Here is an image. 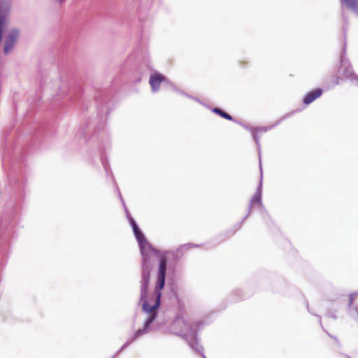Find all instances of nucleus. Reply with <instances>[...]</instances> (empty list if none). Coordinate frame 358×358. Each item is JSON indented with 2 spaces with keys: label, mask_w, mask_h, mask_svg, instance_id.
Instances as JSON below:
<instances>
[{
  "label": "nucleus",
  "mask_w": 358,
  "mask_h": 358,
  "mask_svg": "<svg viewBox=\"0 0 358 358\" xmlns=\"http://www.w3.org/2000/svg\"><path fill=\"white\" fill-rule=\"evenodd\" d=\"M138 243L139 248L142 256V273L140 281V302H143L142 308L145 313H150L144 322L143 327L137 330L132 337L129 338L119 350L118 352L126 348L129 345L138 338L145 334L150 328V324L157 318L156 309L159 306L161 301V290L165 285V276L166 271V259L165 257L160 258L157 282L155 292L152 296L147 299L148 287L150 281V273L154 267V262L152 258L157 255L158 251L149 243L138 226L132 228Z\"/></svg>",
  "instance_id": "nucleus-1"
},
{
  "label": "nucleus",
  "mask_w": 358,
  "mask_h": 358,
  "mask_svg": "<svg viewBox=\"0 0 358 358\" xmlns=\"http://www.w3.org/2000/svg\"><path fill=\"white\" fill-rule=\"evenodd\" d=\"M202 326L200 322H195L188 324L182 317H177L172 324V329L176 334L179 335L188 342L189 345L195 350L203 358H206L203 353V348L198 342L196 329Z\"/></svg>",
  "instance_id": "nucleus-2"
},
{
  "label": "nucleus",
  "mask_w": 358,
  "mask_h": 358,
  "mask_svg": "<svg viewBox=\"0 0 358 358\" xmlns=\"http://www.w3.org/2000/svg\"><path fill=\"white\" fill-rule=\"evenodd\" d=\"M343 19L345 25L343 28V34H344V43L342 50V54L341 56V69L342 70V75L345 77L347 79L350 80L351 81H355L358 83V76L353 71L352 66L349 62V60L345 57L346 55V49H347V39H346V31H347V26L348 24V20L345 17L343 10H342Z\"/></svg>",
  "instance_id": "nucleus-3"
},
{
  "label": "nucleus",
  "mask_w": 358,
  "mask_h": 358,
  "mask_svg": "<svg viewBox=\"0 0 358 358\" xmlns=\"http://www.w3.org/2000/svg\"><path fill=\"white\" fill-rule=\"evenodd\" d=\"M259 169H260V173H261V178L259 183V185L256 189L255 193L254 194L253 196L252 197L250 205L248 207V210L247 215L243 217L242 222H243L250 215L252 206L255 203H258L261 207H263L262 201V177H263V173H262V159L261 156L259 155Z\"/></svg>",
  "instance_id": "nucleus-4"
},
{
  "label": "nucleus",
  "mask_w": 358,
  "mask_h": 358,
  "mask_svg": "<svg viewBox=\"0 0 358 358\" xmlns=\"http://www.w3.org/2000/svg\"><path fill=\"white\" fill-rule=\"evenodd\" d=\"M19 36L20 30L18 29L13 28L10 30L4 41V54L8 55L13 50Z\"/></svg>",
  "instance_id": "nucleus-5"
},
{
  "label": "nucleus",
  "mask_w": 358,
  "mask_h": 358,
  "mask_svg": "<svg viewBox=\"0 0 358 358\" xmlns=\"http://www.w3.org/2000/svg\"><path fill=\"white\" fill-rule=\"evenodd\" d=\"M162 82H165L173 89V90L177 91L176 87L173 83L169 82L162 74L157 73L155 75L152 76L149 80V83L151 85L152 90L154 92H157L159 89L160 83Z\"/></svg>",
  "instance_id": "nucleus-6"
},
{
  "label": "nucleus",
  "mask_w": 358,
  "mask_h": 358,
  "mask_svg": "<svg viewBox=\"0 0 358 358\" xmlns=\"http://www.w3.org/2000/svg\"><path fill=\"white\" fill-rule=\"evenodd\" d=\"M322 94V90L320 88H317L313 91L308 93L303 98V103L306 105L310 104L313 101H315L317 98L320 97Z\"/></svg>",
  "instance_id": "nucleus-7"
},
{
  "label": "nucleus",
  "mask_w": 358,
  "mask_h": 358,
  "mask_svg": "<svg viewBox=\"0 0 358 358\" xmlns=\"http://www.w3.org/2000/svg\"><path fill=\"white\" fill-rule=\"evenodd\" d=\"M342 6L345 4L356 15H358V0H341Z\"/></svg>",
  "instance_id": "nucleus-8"
},
{
  "label": "nucleus",
  "mask_w": 358,
  "mask_h": 358,
  "mask_svg": "<svg viewBox=\"0 0 358 358\" xmlns=\"http://www.w3.org/2000/svg\"><path fill=\"white\" fill-rule=\"evenodd\" d=\"M212 111L215 113V114H217L219 115H220L222 117L226 119V120H231V121H234V122H236V120L233 118L232 116H231L229 114L225 113L224 111H223L222 110L218 108H214L212 109ZM236 122H238L236 121Z\"/></svg>",
  "instance_id": "nucleus-9"
},
{
  "label": "nucleus",
  "mask_w": 358,
  "mask_h": 358,
  "mask_svg": "<svg viewBox=\"0 0 358 358\" xmlns=\"http://www.w3.org/2000/svg\"><path fill=\"white\" fill-rule=\"evenodd\" d=\"M349 314L356 322H358V308L354 306L349 308Z\"/></svg>",
  "instance_id": "nucleus-10"
},
{
  "label": "nucleus",
  "mask_w": 358,
  "mask_h": 358,
  "mask_svg": "<svg viewBox=\"0 0 358 358\" xmlns=\"http://www.w3.org/2000/svg\"><path fill=\"white\" fill-rule=\"evenodd\" d=\"M260 130L262 131H267V129L266 128H264V127H261V128H259V129H254L252 133H253V137L255 140V142L258 146V148L259 150L260 149V143H259V138L258 136V135L256 134V130Z\"/></svg>",
  "instance_id": "nucleus-11"
},
{
  "label": "nucleus",
  "mask_w": 358,
  "mask_h": 358,
  "mask_svg": "<svg viewBox=\"0 0 358 358\" xmlns=\"http://www.w3.org/2000/svg\"><path fill=\"white\" fill-rule=\"evenodd\" d=\"M118 192H120V191L118 190ZM119 197H120V199L121 200V202L122 203V206H123V207L124 208V211H125V214H126L127 218L128 220H129L131 218H133V217L130 215V213H129V210H128V209H127V206H126V205L124 203V201L123 200V198H122L120 192H119Z\"/></svg>",
  "instance_id": "nucleus-12"
},
{
  "label": "nucleus",
  "mask_w": 358,
  "mask_h": 358,
  "mask_svg": "<svg viewBox=\"0 0 358 358\" xmlns=\"http://www.w3.org/2000/svg\"><path fill=\"white\" fill-rule=\"evenodd\" d=\"M353 301H354V296L352 294H351L349 296V304H348L349 308L352 307V305L353 303Z\"/></svg>",
  "instance_id": "nucleus-13"
},
{
  "label": "nucleus",
  "mask_w": 358,
  "mask_h": 358,
  "mask_svg": "<svg viewBox=\"0 0 358 358\" xmlns=\"http://www.w3.org/2000/svg\"><path fill=\"white\" fill-rule=\"evenodd\" d=\"M129 224L132 228H134L135 227L138 226L134 218H131L129 220Z\"/></svg>",
  "instance_id": "nucleus-14"
},
{
  "label": "nucleus",
  "mask_w": 358,
  "mask_h": 358,
  "mask_svg": "<svg viewBox=\"0 0 358 358\" xmlns=\"http://www.w3.org/2000/svg\"><path fill=\"white\" fill-rule=\"evenodd\" d=\"M192 246H194V245L191 244V243H187V244H185V245H181L182 248H184L185 249H189Z\"/></svg>",
  "instance_id": "nucleus-15"
},
{
  "label": "nucleus",
  "mask_w": 358,
  "mask_h": 358,
  "mask_svg": "<svg viewBox=\"0 0 358 358\" xmlns=\"http://www.w3.org/2000/svg\"><path fill=\"white\" fill-rule=\"evenodd\" d=\"M102 164H103L104 169L108 173V167L107 164L105 162H103V161L102 162Z\"/></svg>",
  "instance_id": "nucleus-16"
},
{
  "label": "nucleus",
  "mask_w": 358,
  "mask_h": 358,
  "mask_svg": "<svg viewBox=\"0 0 358 358\" xmlns=\"http://www.w3.org/2000/svg\"><path fill=\"white\" fill-rule=\"evenodd\" d=\"M328 315L329 317H331L334 318V320L337 319V316H336V315L335 313H328V315Z\"/></svg>",
  "instance_id": "nucleus-17"
},
{
  "label": "nucleus",
  "mask_w": 358,
  "mask_h": 358,
  "mask_svg": "<svg viewBox=\"0 0 358 358\" xmlns=\"http://www.w3.org/2000/svg\"><path fill=\"white\" fill-rule=\"evenodd\" d=\"M55 3H59V4H62V3H64L66 0H52Z\"/></svg>",
  "instance_id": "nucleus-18"
},
{
  "label": "nucleus",
  "mask_w": 358,
  "mask_h": 358,
  "mask_svg": "<svg viewBox=\"0 0 358 358\" xmlns=\"http://www.w3.org/2000/svg\"><path fill=\"white\" fill-rule=\"evenodd\" d=\"M317 317L319 319V323H320V326L322 327L321 316H320V315H317Z\"/></svg>",
  "instance_id": "nucleus-19"
},
{
  "label": "nucleus",
  "mask_w": 358,
  "mask_h": 358,
  "mask_svg": "<svg viewBox=\"0 0 358 358\" xmlns=\"http://www.w3.org/2000/svg\"><path fill=\"white\" fill-rule=\"evenodd\" d=\"M307 306H308V303H307ZM308 312H309L310 313H311V314H313V315H315L313 313H312V312L310 311V310H309V308H308Z\"/></svg>",
  "instance_id": "nucleus-20"
},
{
  "label": "nucleus",
  "mask_w": 358,
  "mask_h": 358,
  "mask_svg": "<svg viewBox=\"0 0 358 358\" xmlns=\"http://www.w3.org/2000/svg\"><path fill=\"white\" fill-rule=\"evenodd\" d=\"M347 358H350V357H347Z\"/></svg>",
  "instance_id": "nucleus-21"
},
{
  "label": "nucleus",
  "mask_w": 358,
  "mask_h": 358,
  "mask_svg": "<svg viewBox=\"0 0 358 358\" xmlns=\"http://www.w3.org/2000/svg\"><path fill=\"white\" fill-rule=\"evenodd\" d=\"M357 84L358 85V83Z\"/></svg>",
  "instance_id": "nucleus-22"
}]
</instances>
